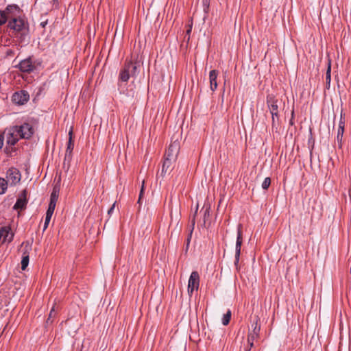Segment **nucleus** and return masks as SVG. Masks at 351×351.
Segmentation results:
<instances>
[{
    "label": "nucleus",
    "mask_w": 351,
    "mask_h": 351,
    "mask_svg": "<svg viewBox=\"0 0 351 351\" xmlns=\"http://www.w3.org/2000/svg\"><path fill=\"white\" fill-rule=\"evenodd\" d=\"M27 191L23 190L14 206V209H24L27 204Z\"/></svg>",
    "instance_id": "nucleus-13"
},
{
    "label": "nucleus",
    "mask_w": 351,
    "mask_h": 351,
    "mask_svg": "<svg viewBox=\"0 0 351 351\" xmlns=\"http://www.w3.org/2000/svg\"><path fill=\"white\" fill-rule=\"evenodd\" d=\"M22 246L24 247L25 252L23 254L22 260L21 263H29V254L27 251L31 249V245L28 242L23 243Z\"/></svg>",
    "instance_id": "nucleus-18"
},
{
    "label": "nucleus",
    "mask_w": 351,
    "mask_h": 351,
    "mask_svg": "<svg viewBox=\"0 0 351 351\" xmlns=\"http://www.w3.org/2000/svg\"><path fill=\"white\" fill-rule=\"evenodd\" d=\"M176 162V160L165 158L162 167V173L164 175L170 173L175 167Z\"/></svg>",
    "instance_id": "nucleus-11"
},
{
    "label": "nucleus",
    "mask_w": 351,
    "mask_h": 351,
    "mask_svg": "<svg viewBox=\"0 0 351 351\" xmlns=\"http://www.w3.org/2000/svg\"><path fill=\"white\" fill-rule=\"evenodd\" d=\"M17 129L18 132H19V134L21 138H29L34 132V129L33 125L29 123H25L21 126H15Z\"/></svg>",
    "instance_id": "nucleus-4"
},
{
    "label": "nucleus",
    "mask_w": 351,
    "mask_h": 351,
    "mask_svg": "<svg viewBox=\"0 0 351 351\" xmlns=\"http://www.w3.org/2000/svg\"><path fill=\"white\" fill-rule=\"evenodd\" d=\"M252 262H254V261H255V259H254V257L252 258Z\"/></svg>",
    "instance_id": "nucleus-37"
},
{
    "label": "nucleus",
    "mask_w": 351,
    "mask_h": 351,
    "mask_svg": "<svg viewBox=\"0 0 351 351\" xmlns=\"http://www.w3.org/2000/svg\"><path fill=\"white\" fill-rule=\"evenodd\" d=\"M218 75V72L216 70H212L209 73V81H210V87L212 91H215L217 87V78Z\"/></svg>",
    "instance_id": "nucleus-16"
},
{
    "label": "nucleus",
    "mask_w": 351,
    "mask_h": 351,
    "mask_svg": "<svg viewBox=\"0 0 351 351\" xmlns=\"http://www.w3.org/2000/svg\"><path fill=\"white\" fill-rule=\"evenodd\" d=\"M252 330H250L248 332L247 341H254L259 337L261 327L258 325L257 319L252 324Z\"/></svg>",
    "instance_id": "nucleus-10"
},
{
    "label": "nucleus",
    "mask_w": 351,
    "mask_h": 351,
    "mask_svg": "<svg viewBox=\"0 0 351 351\" xmlns=\"http://www.w3.org/2000/svg\"><path fill=\"white\" fill-rule=\"evenodd\" d=\"M231 317V312L228 311L223 317L222 323L224 326H226L229 324Z\"/></svg>",
    "instance_id": "nucleus-23"
},
{
    "label": "nucleus",
    "mask_w": 351,
    "mask_h": 351,
    "mask_svg": "<svg viewBox=\"0 0 351 351\" xmlns=\"http://www.w3.org/2000/svg\"><path fill=\"white\" fill-rule=\"evenodd\" d=\"M53 212H54V210H53V209H51V208L47 209V213H46V217H45V224H44V230H46L47 228L48 227V225L49 223V221L51 220V218L53 215Z\"/></svg>",
    "instance_id": "nucleus-21"
},
{
    "label": "nucleus",
    "mask_w": 351,
    "mask_h": 351,
    "mask_svg": "<svg viewBox=\"0 0 351 351\" xmlns=\"http://www.w3.org/2000/svg\"><path fill=\"white\" fill-rule=\"evenodd\" d=\"M8 182L4 178H0V195L4 194L8 188Z\"/></svg>",
    "instance_id": "nucleus-22"
},
{
    "label": "nucleus",
    "mask_w": 351,
    "mask_h": 351,
    "mask_svg": "<svg viewBox=\"0 0 351 351\" xmlns=\"http://www.w3.org/2000/svg\"><path fill=\"white\" fill-rule=\"evenodd\" d=\"M29 94L24 90L16 92L12 95V100L14 103L23 105L29 100Z\"/></svg>",
    "instance_id": "nucleus-8"
},
{
    "label": "nucleus",
    "mask_w": 351,
    "mask_h": 351,
    "mask_svg": "<svg viewBox=\"0 0 351 351\" xmlns=\"http://www.w3.org/2000/svg\"><path fill=\"white\" fill-rule=\"evenodd\" d=\"M199 285V276L197 271H193L188 282V293L191 295L195 290H197Z\"/></svg>",
    "instance_id": "nucleus-5"
},
{
    "label": "nucleus",
    "mask_w": 351,
    "mask_h": 351,
    "mask_svg": "<svg viewBox=\"0 0 351 351\" xmlns=\"http://www.w3.org/2000/svg\"><path fill=\"white\" fill-rule=\"evenodd\" d=\"M5 135L7 143L11 145H15L19 139L21 138L19 132H18L15 126L8 130L5 132Z\"/></svg>",
    "instance_id": "nucleus-7"
},
{
    "label": "nucleus",
    "mask_w": 351,
    "mask_h": 351,
    "mask_svg": "<svg viewBox=\"0 0 351 351\" xmlns=\"http://www.w3.org/2000/svg\"><path fill=\"white\" fill-rule=\"evenodd\" d=\"M281 104V99H277L272 95H269L267 97V106L271 114L272 127L276 128V129L278 128V125H279L278 112Z\"/></svg>",
    "instance_id": "nucleus-1"
},
{
    "label": "nucleus",
    "mask_w": 351,
    "mask_h": 351,
    "mask_svg": "<svg viewBox=\"0 0 351 351\" xmlns=\"http://www.w3.org/2000/svg\"><path fill=\"white\" fill-rule=\"evenodd\" d=\"M3 145V138L1 136H0V149L2 147Z\"/></svg>",
    "instance_id": "nucleus-34"
},
{
    "label": "nucleus",
    "mask_w": 351,
    "mask_h": 351,
    "mask_svg": "<svg viewBox=\"0 0 351 351\" xmlns=\"http://www.w3.org/2000/svg\"><path fill=\"white\" fill-rule=\"evenodd\" d=\"M24 21L22 19H14L9 22L8 26L14 31L20 32L24 27Z\"/></svg>",
    "instance_id": "nucleus-15"
},
{
    "label": "nucleus",
    "mask_w": 351,
    "mask_h": 351,
    "mask_svg": "<svg viewBox=\"0 0 351 351\" xmlns=\"http://www.w3.org/2000/svg\"><path fill=\"white\" fill-rule=\"evenodd\" d=\"M27 266L28 265H21V270H25Z\"/></svg>",
    "instance_id": "nucleus-35"
},
{
    "label": "nucleus",
    "mask_w": 351,
    "mask_h": 351,
    "mask_svg": "<svg viewBox=\"0 0 351 351\" xmlns=\"http://www.w3.org/2000/svg\"><path fill=\"white\" fill-rule=\"evenodd\" d=\"M21 175L20 171L14 167L10 168L6 172L5 182L10 186H14L21 181Z\"/></svg>",
    "instance_id": "nucleus-3"
},
{
    "label": "nucleus",
    "mask_w": 351,
    "mask_h": 351,
    "mask_svg": "<svg viewBox=\"0 0 351 351\" xmlns=\"http://www.w3.org/2000/svg\"><path fill=\"white\" fill-rule=\"evenodd\" d=\"M330 72H331V62L329 60H328V68H327V71H326V87L328 88H329L330 84V80H331Z\"/></svg>",
    "instance_id": "nucleus-20"
},
{
    "label": "nucleus",
    "mask_w": 351,
    "mask_h": 351,
    "mask_svg": "<svg viewBox=\"0 0 351 351\" xmlns=\"http://www.w3.org/2000/svg\"><path fill=\"white\" fill-rule=\"evenodd\" d=\"M271 184V180L269 178H266L262 183V187L263 189H267Z\"/></svg>",
    "instance_id": "nucleus-26"
},
{
    "label": "nucleus",
    "mask_w": 351,
    "mask_h": 351,
    "mask_svg": "<svg viewBox=\"0 0 351 351\" xmlns=\"http://www.w3.org/2000/svg\"><path fill=\"white\" fill-rule=\"evenodd\" d=\"M69 142H68V145H67L66 154H69V155H71L72 150L73 149V147H74L73 142L72 140V136H73L72 129L70 130V131L69 132Z\"/></svg>",
    "instance_id": "nucleus-19"
},
{
    "label": "nucleus",
    "mask_w": 351,
    "mask_h": 351,
    "mask_svg": "<svg viewBox=\"0 0 351 351\" xmlns=\"http://www.w3.org/2000/svg\"><path fill=\"white\" fill-rule=\"evenodd\" d=\"M34 67L29 58L22 60L19 64V69L23 72H30L34 69Z\"/></svg>",
    "instance_id": "nucleus-14"
},
{
    "label": "nucleus",
    "mask_w": 351,
    "mask_h": 351,
    "mask_svg": "<svg viewBox=\"0 0 351 351\" xmlns=\"http://www.w3.org/2000/svg\"><path fill=\"white\" fill-rule=\"evenodd\" d=\"M137 66L132 62L125 63L124 67L121 70L119 73V80L121 82H128L131 76L135 75Z\"/></svg>",
    "instance_id": "nucleus-2"
},
{
    "label": "nucleus",
    "mask_w": 351,
    "mask_h": 351,
    "mask_svg": "<svg viewBox=\"0 0 351 351\" xmlns=\"http://www.w3.org/2000/svg\"><path fill=\"white\" fill-rule=\"evenodd\" d=\"M53 313H54V306L51 308V310L49 313L48 321L53 316Z\"/></svg>",
    "instance_id": "nucleus-32"
},
{
    "label": "nucleus",
    "mask_w": 351,
    "mask_h": 351,
    "mask_svg": "<svg viewBox=\"0 0 351 351\" xmlns=\"http://www.w3.org/2000/svg\"><path fill=\"white\" fill-rule=\"evenodd\" d=\"M247 343L249 345V348H247L246 351H250V349L254 346V341H247Z\"/></svg>",
    "instance_id": "nucleus-30"
},
{
    "label": "nucleus",
    "mask_w": 351,
    "mask_h": 351,
    "mask_svg": "<svg viewBox=\"0 0 351 351\" xmlns=\"http://www.w3.org/2000/svg\"><path fill=\"white\" fill-rule=\"evenodd\" d=\"M343 132H344V130H343L341 129V130L338 129V131H337V141L339 143L340 147L341 145V141H342V138H343Z\"/></svg>",
    "instance_id": "nucleus-25"
},
{
    "label": "nucleus",
    "mask_w": 351,
    "mask_h": 351,
    "mask_svg": "<svg viewBox=\"0 0 351 351\" xmlns=\"http://www.w3.org/2000/svg\"><path fill=\"white\" fill-rule=\"evenodd\" d=\"M191 29H192V24H190V25H189V29L186 31V35H188V38H187L188 40L190 38V36L189 35H190V33L191 32Z\"/></svg>",
    "instance_id": "nucleus-29"
},
{
    "label": "nucleus",
    "mask_w": 351,
    "mask_h": 351,
    "mask_svg": "<svg viewBox=\"0 0 351 351\" xmlns=\"http://www.w3.org/2000/svg\"><path fill=\"white\" fill-rule=\"evenodd\" d=\"M115 208V202L112 204V206H111V208L108 210V214L110 215L112 214V211L114 210Z\"/></svg>",
    "instance_id": "nucleus-31"
},
{
    "label": "nucleus",
    "mask_w": 351,
    "mask_h": 351,
    "mask_svg": "<svg viewBox=\"0 0 351 351\" xmlns=\"http://www.w3.org/2000/svg\"><path fill=\"white\" fill-rule=\"evenodd\" d=\"M7 16L5 11H0V25L5 23Z\"/></svg>",
    "instance_id": "nucleus-24"
},
{
    "label": "nucleus",
    "mask_w": 351,
    "mask_h": 351,
    "mask_svg": "<svg viewBox=\"0 0 351 351\" xmlns=\"http://www.w3.org/2000/svg\"><path fill=\"white\" fill-rule=\"evenodd\" d=\"M14 233L10 226H3L0 229V241L2 243H10L14 238Z\"/></svg>",
    "instance_id": "nucleus-6"
},
{
    "label": "nucleus",
    "mask_w": 351,
    "mask_h": 351,
    "mask_svg": "<svg viewBox=\"0 0 351 351\" xmlns=\"http://www.w3.org/2000/svg\"><path fill=\"white\" fill-rule=\"evenodd\" d=\"M242 244V233L240 228L238 230V235L237 238L236 247H235V255L234 263H238L239 261V255L241 252V247Z\"/></svg>",
    "instance_id": "nucleus-12"
},
{
    "label": "nucleus",
    "mask_w": 351,
    "mask_h": 351,
    "mask_svg": "<svg viewBox=\"0 0 351 351\" xmlns=\"http://www.w3.org/2000/svg\"><path fill=\"white\" fill-rule=\"evenodd\" d=\"M293 118H294V110L293 108L291 110V120H290V124L291 125H293Z\"/></svg>",
    "instance_id": "nucleus-33"
},
{
    "label": "nucleus",
    "mask_w": 351,
    "mask_h": 351,
    "mask_svg": "<svg viewBox=\"0 0 351 351\" xmlns=\"http://www.w3.org/2000/svg\"><path fill=\"white\" fill-rule=\"evenodd\" d=\"M344 126H345V121L343 119L342 114H341V119L339 123V130H344Z\"/></svg>",
    "instance_id": "nucleus-27"
},
{
    "label": "nucleus",
    "mask_w": 351,
    "mask_h": 351,
    "mask_svg": "<svg viewBox=\"0 0 351 351\" xmlns=\"http://www.w3.org/2000/svg\"><path fill=\"white\" fill-rule=\"evenodd\" d=\"M59 189L57 187H54L53 192L51 194L50 202L48 208L55 210L56 205L58 199Z\"/></svg>",
    "instance_id": "nucleus-17"
},
{
    "label": "nucleus",
    "mask_w": 351,
    "mask_h": 351,
    "mask_svg": "<svg viewBox=\"0 0 351 351\" xmlns=\"http://www.w3.org/2000/svg\"><path fill=\"white\" fill-rule=\"evenodd\" d=\"M144 184H145V180H143L142 186H141V191H140V194H139V197H138V203L141 202V198H142V197L143 195Z\"/></svg>",
    "instance_id": "nucleus-28"
},
{
    "label": "nucleus",
    "mask_w": 351,
    "mask_h": 351,
    "mask_svg": "<svg viewBox=\"0 0 351 351\" xmlns=\"http://www.w3.org/2000/svg\"><path fill=\"white\" fill-rule=\"evenodd\" d=\"M197 209H198V205H197V207H196V210H195V214H196V213H197Z\"/></svg>",
    "instance_id": "nucleus-36"
},
{
    "label": "nucleus",
    "mask_w": 351,
    "mask_h": 351,
    "mask_svg": "<svg viewBox=\"0 0 351 351\" xmlns=\"http://www.w3.org/2000/svg\"><path fill=\"white\" fill-rule=\"evenodd\" d=\"M180 149L179 143L174 141L170 144L168 150L166 153V158H171V160L177 159Z\"/></svg>",
    "instance_id": "nucleus-9"
}]
</instances>
